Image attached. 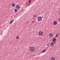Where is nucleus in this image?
I'll return each mask as SVG.
<instances>
[{
  "label": "nucleus",
  "mask_w": 60,
  "mask_h": 60,
  "mask_svg": "<svg viewBox=\"0 0 60 60\" xmlns=\"http://www.w3.org/2000/svg\"><path fill=\"white\" fill-rule=\"evenodd\" d=\"M12 6L13 7H14L15 6V4L13 3L12 4Z\"/></svg>",
  "instance_id": "nucleus-10"
},
{
  "label": "nucleus",
  "mask_w": 60,
  "mask_h": 60,
  "mask_svg": "<svg viewBox=\"0 0 60 60\" xmlns=\"http://www.w3.org/2000/svg\"><path fill=\"white\" fill-rule=\"evenodd\" d=\"M30 50L31 52H34L35 51V48L34 47H32L30 48Z\"/></svg>",
  "instance_id": "nucleus-1"
},
{
  "label": "nucleus",
  "mask_w": 60,
  "mask_h": 60,
  "mask_svg": "<svg viewBox=\"0 0 60 60\" xmlns=\"http://www.w3.org/2000/svg\"><path fill=\"white\" fill-rule=\"evenodd\" d=\"M58 20L59 21V22H60V18H59L58 19Z\"/></svg>",
  "instance_id": "nucleus-16"
},
{
  "label": "nucleus",
  "mask_w": 60,
  "mask_h": 60,
  "mask_svg": "<svg viewBox=\"0 0 60 60\" xmlns=\"http://www.w3.org/2000/svg\"><path fill=\"white\" fill-rule=\"evenodd\" d=\"M51 60H55V58L54 57H52L51 58Z\"/></svg>",
  "instance_id": "nucleus-6"
},
{
  "label": "nucleus",
  "mask_w": 60,
  "mask_h": 60,
  "mask_svg": "<svg viewBox=\"0 0 60 60\" xmlns=\"http://www.w3.org/2000/svg\"><path fill=\"white\" fill-rule=\"evenodd\" d=\"M53 23L55 25H57V22H56V21H54V22Z\"/></svg>",
  "instance_id": "nucleus-7"
},
{
  "label": "nucleus",
  "mask_w": 60,
  "mask_h": 60,
  "mask_svg": "<svg viewBox=\"0 0 60 60\" xmlns=\"http://www.w3.org/2000/svg\"><path fill=\"white\" fill-rule=\"evenodd\" d=\"M56 38H53V40H52V41H56Z\"/></svg>",
  "instance_id": "nucleus-14"
},
{
  "label": "nucleus",
  "mask_w": 60,
  "mask_h": 60,
  "mask_svg": "<svg viewBox=\"0 0 60 60\" xmlns=\"http://www.w3.org/2000/svg\"><path fill=\"white\" fill-rule=\"evenodd\" d=\"M29 3L30 4L31 3V0H29Z\"/></svg>",
  "instance_id": "nucleus-17"
},
{
  "label": "nucleus",
  "mask_w": 60,
  "mask_h": 60,
  "mask_svg": "<svg viewBox=\"0 0 60 60\" xmlns=\"http://www.w3.org/2000/svg\"><path fill=\"white\" fill-rule=\"evenodd\" d=\"M39 34L40 36H43V33L42 31H40L39 32Z\"/></svg>",
  "instance_id": "nucleus-3"
},
{
  "label": "nucleus",
  "mask_w": 60,
  "mask_h": 60,
  "mask_svg": "<svg viewBox=\"0 0 60 60\" xmlns=\"http://www.w3.org/2000/svg\"><path fill=\"white\" fill-rule=\"evenodd\" d=\"M49 36L50 37H52L53 36V34L52 33H50L49 34Z\"/></svg>",
  "instance_id": "nucleus-8"
},
{
  "label": "nucleus",
  "mask_w": 60,
  "mask_h": 60,
  "mask_svg": "<svg viewBox=\"0 0 60 60\" xmlns=\"http://www.w3.org/2000/svg\"><path fill=\"white\" fill-rule=\"evenodd\" d=\"M56 43L55 41L51 42V44H50L51 45V46H54V43Z\"/></svg>",
  "instance_id": "nucleus-4"
},
{
  "label": "nucleus",
  "mask_w": 60,
  "mask_h": 60,
  "mask_svg": "<svg viewBox=\"0 0 60 60\" xmlns=\"http://www.w3.org/2000/svg\"><path fill=\"white\" fill-rule=\"evenodd\" d=\"M18 11H17V9H15V12H17Z\"/></svg>",
  "instance_id": "nucleus-12"
},
{
  "label": "nucleus",
  "mask_w": 60,
  "mask_h": 60,
  "mask_svg": "<svg viewBox=\"0 0 60 60\" xmlns=\"http://www.w3.org/2000/svg\"><path fill=\"white\" fill-rule=\"evenodd\" d=\"M46 51V49H44L43 51H42V53H44Z\"/></svg>",
  "instance_id": "nucleus-11"
},
{
  "label": "nucleus",
  "mask_w": 60,
  "mask_h": 60,
  "mask_svg": "<svg viewBox=\"0 0 60 60\" xmlns=\"http://www.w3.org/2000/svg\"><path fill=\"white\" fill-rule=\"evenodd\" d=\"M14 21V20H12L10 22V24H12V22H13Z\"/></svg>",
  "instance_id": "nucleus-9"
},
{
  "label": "nucleus",
  "mask_w": 60,
  "mask_h": 60,
  "mask_svg": "<svg viewBox=\"0 0 60 60\" xmlns=\"http://www.w3.org/2000/svg\"><path fill=\"white\" fill-rule=\"evenodd\" d=\"M58 34H57L56 35V37H57L58 36Z\"/></svg>",
  "instance_id": "nucleus-13"
},
{
  "label": "nucleus",
  "mask_w": 60,
  "mask_h": 60,
  "mask_svg": "<svg viewBox=\"0 0 60 60\" xmlns=\"http://www.w3.org/2000/svg\"><path fill=\"white\" fill-rule=\"evenodd\" d=\"M30 48H31V47H30Z\"/></svg>",
  "instance_id": "nucleus-18"
},
{
  "label": "nucleus",
  "mask_w": 60,
  "mask_h": 60,
  "mask_svg": "<svg viewBox=\"0 0 60 60\" xmlns=\"http://www.w3.org/2000/svg\"><path fill=\"white\" fill-rule=\"evenodd\" d=\"M19 38V36H17L16 37V39H18Z\"/></svg>",
  "instance_id": "nucleus-15"
},
{
  "label": "nucleus",
  "mask_w": 60,
  "mask_h": 60,
  "mask_svg": "<svg viewBox=\"0 0 60 60\" xmlns=\"http://www.w3.org/2000/svg\"><path fill=\"white\" fill-rule=\"evenodd\" d=\"M16 9H19L20 8V6L19 5H16Z\"/></svg>",
  "instance_id": "nucleus-5"
},
{
  "label": "nucleus",
  "mask_w": 60,
  "mask_h": 60,
  "mask_svg": "<svg viewBox=\"0 0 60 60\" xmlns=\"http://www.w3.org/2000/svg\"><path fill=\"white\" fill-rule=\"evenodd\" d=\"M37 19L38 21L41 22L42 20V18L40 16H38L37 17Z\"/></svg>",
  "instance_id": "nucleus-2"
}]
</instances>
